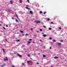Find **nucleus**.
<instances>
[{
  "label": "nucleus",
  "mask_w": 67,
  "mask_h": 67,
  "mask_svg": "<svg viewBox=\"0 0 67 67\" xmlns=\"http://www.w3.org/2000/svg\"><path fill=\"white\" fill-rule=\"evenodd\" d=\"M33 43H35V42H33Z\"/></svg>",
  "instance_id": "49530a36"
},
{
  "label": "nucleus",
  "mask_w": 67,
  "mask_h": 67,
  "mask_svg": "<svg viewBox=\"0 0 67 67\" xmlns=\"http://www.w3.org/2000/svg\"><path fill=\"white\" fill-rule=\"evenodd\" d=\"M17 55L18 56H19V57H22V55L19 54L17 53Z\"/></svg>",
  "instance_id": "f03ea898"
},
{
  "label": "nucleus",
  "mask_w": 67,
  "mask_h": 67,
  "mask_svg": "<svg viewBox=\"0 0 67 67\" xmlns=\"http://www.w3.org/2000/svg\"><path fill=\"white\" fill-rule=\"evenodd\" d=\"M46 13V12H44V13H43V14H45V13Z\"/></svg>",
  "instance_id": "f704fd0d"
},
{
  "label": "nucleus",
  "mask_w": 67,
  "mask_h": 67,
  "mask_svg": "<svg viewBox=\"0 0 67 67\" xmlns=\"http://www.w3.org/2000/svg\"><path fill=\"white\" fill-rule=\"evenodd\" d=\"M40 31H41V32H42V29H40Z\"/></svg>",
  "instance_id": "cd10ccee"
},
{
  "label": "nucleus",
  "mask_w": 67,
  "mask_h": 67,
  "mask_svg": "<svg viewBox=\"0 0 67 67\" xmlns=\"http://www.w3.org/2000/svg\"><path fill=\"white\" fill-rule=\"evenodd\" d=\"M58 45H59V46H61V43H59L58 44Z\"/></svg>",
  "instance_id": "0eeeda50"
},
{
  "label": "nucleus",
  "mask_w": 67,
  "mask_h": 67,
  "mask_svg": "<svg viewBox=\"0 0 67 67\" xmlns=\"http://www.w3.org/2000/svg\"><path fill=\"white\" fill-rule=\"evenodd\" d=\"M43 27H46V26H43Z\"/></svg>",
  "instance_id": "4c0bfd02"
},
{
  "label": "nucleus",
  "mask_w": 67,
  "mask_h": 67,
  "mask_svg": "<svg viewBox=\"0 0 67 67\" xmlns=\"http://www.w3.org/2000/svg\"><path fill=\"white\" fill-rule=\"evenodd\" d=\"M37 32H38V31H37Z\"/></svg>",
  "instance_id": "3c124183"
},
{
  "label": "nucleus",
  "mask_w": 67,
  "mask_h": 67,
  "mask_svg": "<svg viewBox=\"0 0 67 67\" xmlns=\"http://www.w3.org/2000/svg\"><path fill=\"white\" fill-rule=\"evenodd\" d=\"M49 30H52V28L50 27L49 28Z\"/></svg>",
  "instance_id": "f8f14e48"
},
{
  "label": "nucleus",
  "mask_w": 67,
  "mask_h": 67,
  "mask_svg": "<svg viewBox=\"0 0 67 67\" xmlns=\"http://www.w3.org/2000/svg\"><path fill=\"white\" fill-rule=\"evenodd\" d=\"M57 58L58 59V57H57V56H55L54 57V59H57Z\"/></svg>",
  "instance_id": "39448f33"
},
{
  "label": "nucleus",
  "mask_w": 67,
  "mask_h": 67,
  "mask_svg": "<svg viewBox=\"0 0 67 67\" xmlns=\"http://www.w3.org/2000/svg\"><path fill=\"white\" fill-rule=\"evenodd\" d=\"M26 7H29V5H27Z\"/></svg>",
  "instance_id": "e433bc0d"
},
{
  "label": "nucleus",
  "mask_w": 67,
  "mask_h": 67,
  "mask_svg": "<svg viewBox=\"0 0 67 67\" xmlns=\"http://www.w3.org/2000/svg\"><path fill=\"white\" fill-rule=\"evenodd\" d=\"M26 9H28V10H30V8H28L27 7H26Z\"/></svg>",
  "instance_id": "1a4fd4ad"
},
{
  "label": "nucleus",
  "mask_w": 67,
  "mask_h": 67,
  "mask_svg": "<svg viewBox=\"0 0 67 67\" xmlns=\"http://www.w3.org/2000/svg\"><path fill=\"white\" fill-rule=\"evenodd\" d=\"M53 67V66H52V65H51V67Z\"/></svg>",
  "instance_id": "09e8293b"
},
{
  "label": "nucleus",
  "mask_w": 67,
  "mask_h": 67,
  "mask_svg": "<svg viewBox=\"0 0 67 67\" xmlns=\"http://www.w3.org/2000/svg\"><path fill=\"white\" fill-rule=\"evenodd\" d=\"M34 55H36V53H35L34 54Z\"/></svg>",
  "instance_id": "79ce46f5"
},
{
  "label": "nucleus",
  "mask_w": 67,
  "mask_h": 67,
  "mask_svg": "<svg viewBox=\"0 0 67 67\" xmlns=\"http://www.w3.org/2000/svg\"><path fill=\"white\" fill-rule=\"evenodd\" d=\"M20 32H21V33H23V31L21 30L20 31Z\"/></svg>",
  "instance_id": "a211bd4d"
},
{
  "label": "nucleus",
  "mask_w": 67,
  "mask_h": 67,
  "mask_svg": "<svg viewBox=\"0 0 67 67\" xmlns=\"http://www.w3.org/2000/svg\"><path fill=\"white\" fill-rule=\"evenodd\" d=\"M43 58L46 57V55H43Z\"/></svg>",
  "instance_id": "9d476101"
},
{
  "label": "nucleus",
  "mask_w": 67,
  "mask_h": 67,
  "mask_svg": "<svg viewBox=\"0 0 67 67\" xmlns=\"http://www.w3.org/2000/svg\"><path fill=\"white\" fill-rule=\"evenodd\" d=\"M17 42H19L20 41V40H17L16 41Z\"/></svg>",
  "instance_id": "aec40b11"
},
{
  "label": "nucleus",
  "mask_w": 67,
  "mask_h": 67,
  "mask_svg": "<svg viewBox=\"0 0 67 67\" xmlns=\"http://www.w3.org/2000/svg\"><path fill=\"white\" fill-rule=\"evenodd\" d=\"M49 39L50 40H52V37H50L49 38Z\"/></svg>",
  "instance_id": "412c9836"
},
{
  "label": "nucleus",
  "mask_w": 67,
  "mask_h": 67,
  "mask_svg": "<svg viewBox=\"0 0 67 67\" xmlns=\"http://www.w3.org/2000/svg\"><path fill=\"white\" fill-rule=\"evenodd\" d=\"M0 26H1V24H0Z\"/></svg>",
  "instance_id": "8fccbe9b"
},
{
  "label": "nucleus",
  "mask_w": 67,
  "mask_h": 67,
  "mask_svg": "<svg viewBox=\"0 0 67 67\" xmlns=\"http://www.w3.org/2000/svg\"><path fill=\"white\" fill-rule=\"evenodd\" d=\"M49 49H52V48L51 47H50Z\"/></svg>",
  "instance_id": "72a5a7b5"
},
{
  "label": "nucleus",
  "mask_w": 67,
  "mask_h": 67,
  "mask_svg": "<svg viewBox=\"0 0 67 67\" xmlns=\"http://www.w3.org/2000/svg\"><path fill=\"white\" fill-rule=\"evenodd\" d=\"M40 13L41 14H42V11H40Z\"/></svg>",
  "instance_id": "5701e85b"
},
{
  "label": "nucleus",
  "mask_w": 67,
  "mask_h": 67,
  "mask_svg": "<svg viewBox=\"0 0 67 67\" xmlns=\"http://www.w3.org/2000/svg\"><path fill=\"white\" fill-rule=\"evenodd\" d=\"M29 41H32V39H29Z\"/></svg>",
  "instance_id": "2f4dec72"
},
{
  "label": "nucleus",
  "mask_w": 67,
  "mask_h": 67,
  "mask_svg": "<svg viewBox=\"0 0 67 67\" xmlns=\"http://www.w3.org/2000/svg\"><path fill=\"white\" fill-rule=\"evenodd\" d=\"M47 21H49V18L47 19Z\"/></svg>",
  "instance_id": "a878e982"
},
{
  "label": "nucleus",
  "mask_w": 67,
  "mask_h": 67,
  "mask_svg": "<svg viewBox=\"0 0 67 67\" xmlns=\"http://www.w3.org/2000/svg\"><path fill=\"white\" fill-rule=\"evenodd\" d=\"M5 65V64H3V65H2L1 66V67H4Z\"/></svg>",
  "instance_id": "423d86ee"
},
{
  "label": "nucleus",
  "mask_w": 67,
  "mask_h": 67,
  "mask_svg": "<svg viewBox=\"0 0 67 67\" xmlns=\"http://www.w3.org/2000/svg\"><path fill=\"white\" fill-rule=\"evenodd\" d=\"M51 24H52L53 23V22H51L50 23Z\"/></svg>",
  "instance_id": "b1692460"
},
{
  "label": "nucleus",
  "mask_w": 67,
  "mask_h": 67,
  "mask_svg": "<svg viewBox=\"0 0 67 67\" xmlns=\"http://www.w3.org/2000/svg\"><path fill=\"white\" fill-rule=\"evenodd\" d=\"M37 65H38V64H39V63H38L37 62Z\"/></svg>",
  "instance_id": "c9c22d12"
},
{
  "label": "nucleus",
  "mask_w": 67,
  "mask_h": 67,
  "mask_svg": "<svg viewBox=\"0 0 67 67\" xmlns=\"http://www.w3.org/2000/svg\"><path fill=\"white\" fill-rule=\"evenodd\" d=\"M15 14L16 15H17L15 13Z\"/></svg>",
  "instance_id": "de8ad7c7"
},
{
  "label": "nucleus",
  "mask_w": 67,
  "mask_h": 67,
  "mask_svg": "<svg viewBox=\"0 0 67 67\" xmlns=\"http://www.w3.org/2000/svg\"><path fill=\"white\" fill-rule=\"evenodd\" d=\"M22 35H23V36H24V34H22Z\"/></svg>",
  "instance_id": "a19ab883"
},
{
  "label": "nucleus",
  "mask_w": 67,
  "mask_h": 67,
  "mask_svg": "<svg viewBox=\"0 0 67 67\" xmlns=\"http://www.w3.org/2000/svg\"><path fill=\"white\" fill-rule=\"evenodd\" d=\"M46 36H47V35H46L45 34H44L43 35V37H46Z\"/></svg>",
  "instance_id": "6e6552de"
},
{
  "label": "nucleus",
  "mask_w": 67,
  "mask_h": 67,
  "mask_svg": "<svg viewBox=\"0 0 67 67\" xmlns=\"http://www.w3.org/2000/svg\"><path fill=\"white\" fill-rule=\"evenodd\" d=\"M23 65H24V64H23Z\"/></svg>",
  "instance_id": "864d4df0"
},
{
  "label": "nucleus",
  "mask_w": 67,
  "mask_h": 67,
  "mask_svg": "<svg viewBox=\"0 0 67 67\" xmlns=\"http://www.w3.org/2000/svg\"><path fill=\"white\" fill-rule=\"evenodd\" d=\"M6 27H8V25H6Z\"/></svg>",
  "instance_id": "ea45409f"
},
{
  "label": "nucleus",
  "mask_w": 67,
  "mask_h": 67,
  "mask_svg": "<svg viewBox=\"0 0 67 67\" xmlns=\"http://www.w3.org/2000/svg\"><path fill=\"white\" fill-rule=\"evenodd\" d=\"M40 42H41V43H43V41H42V40H40Z\"/></svg>",
  "instance_id": "ddd939ff"
},
{
  "label": "nucleus",
  "mask_w": 67,
  "mask_h": 67,
  "mask_svg": "<svg viewBox=\"0 0 67 67\" xmlns=\"http://www.w3.org/2000/svg\"><path fill=\"white\" fill-rule=\"evenodd\" d=\"M3 53L5 52V51H4V49H3Z\"/></svg>",
  "instance_id": "4468645a"
},
{
  "label": "nucleus",
  "mask_w": 67,
  "mask_h": 67,
  "mask_svg": "<svg viewBox=\"0 0 67 67\" xmlns=\"http://www.w3.org/2000/svg\"><path fill=\"white\" fill-rule=\"evenodd\" d=\"M28 43H29V44H30V43H31V41H28Z\"/></svg>",
  "instance_id": "6ab92c4d"
},
{
  "label": "nucleus",
  "mask_w": 67,
  "mask_h": 67,
  "mask_svg": "<svg viewBox=\"0 0 67 67\" xmlns=\"http://www.w3.org/2000/svg\"><path fill=\"white\" fill-rule=\"evenodd\" d=\"M26 35H28V34H26Z\"/></svg>",
  "instance_id": "c03bdc74"
},
{
  "label": "nucleus",
  "mask_w": 67,
  "mask_h": 67,
  "mask_svg": "<svg viewBox=\"0 0 67 67\" xmlns=\"http://www.w3.org/2000/svg\"><path fill=\"white\" fill-rule=\"evenodd\" d=\"M35 22H36V23L37 24V23H40L41 22L40 21H35Z\"/></svg>",
  "instance_id": "f257e3e1"
},
{
  "label": "nucleus",
  "mask_w": 67,
  "mask_h": 67,
  "mask_svg": "<svg viewBox=\"0 0 67 67\" xmlns=\"http://www.w3.org/2000/svg\"><path fill=\"white\" fill-rule=\"evenodd\" d=\"M27 55H28V57H30V55L29 54H28Z\"/></svg>",
  "instance_id": "c756f323"
},
{
  "label": "nucleus",
  "mask_w": 67,
  "mask_h": 67,
  "mask_svg": "<svg viewBox=\"0 0 67 67\" xmlns=\"http://www.w3.org/2000/svg\"><path fill=\"white\" fill-rule=\"evenodd\" d=\"M59 29H60V30H61V29H62V28H61V27H59Z\"/></svg>",
  "instance_id": "bb28decb"
},
{
  "label": "nucleus",
  "mask_w": 67,
  "mask_h": 67,
  "mask_svg": "<svg viewBox=\"0 0 67 67\" xmlns=\"http://www.w3.org/2000/svg\"><path fill=\"white\" fill-rule=\"evenodd\" d=\"M29 13H31V15H32V14H33V12H32V11H30L29 12Z\"/></svg>",
  "instance_id": "20e7f679"
},
{
  "label": "nucleus",
  "mask_w": 67,
  "mask_h": 67,
  "mask_svg": "<svg viewBox=\"0 0 67 67\" xmlns=\"http://www.w3.org/2000/svg\"><path fill=\"white\" fill-rule=\"evenodd\" d=\"M44 34V33H42V34Z\"/></svg>",
  "instance_id": "603ef678"
},
{
  "label": "nucleus",
  "mask_w": 67,
  "mask_h": 67,
  "mask_svg": "<svg viewBox=\"0 0 67 67\" xmlns=\"http://www.w3.org/2000/svg\"><path fill=\"white\" fill-rule=\"evenodd\" d=\"M16 21L17 22H18V20H17V19H16Z\"/></svg>",
  "instance_id": "c85d7f7f"
},
{
  "label": "nucleus",
  "mask_w": 67,
  "mask_h": 67,
  "mask_svg": "<svg viewBox=\"0 0 67 67\" xmlns=\"http://www.w3.org/2000/svg\"><path fill=\"white\" fill-rule=\"evenodd\" d=\"M38 54H40V53H38Z\"/></svg>",
  "instance_id": "5fc2aeb1"
},
{
  "label": "nucleus",
  "mask_w": 67,
  "mask_h": 67,
  "mask_svg": "<svg viewBox=\"0 0 67 67\" xmlns=\"http://www.w3.org/2000/svg\"><path fill=\"white\" fill-rule=\"evenodd\" d=\"M52 41H53V42H56V40H52Z\"/></svg>",
  "instance_id": "2eb2a0df"
},
{
  "label": "nucleus",
  "mask_w": 67,
  "mask_h": 67,
  "mask_svg": "<svg viewBox=\"0 0 67 67\" xmlns=\"http://www.w3.org/2000/svg\"><path fill=\"white\" fill-rule=\"evenodd\" d=\"M27 62L28 63V64H30V62L29 61H28Z\"/></svg>",
  "instance_id": "dca6fc26"
},
{
  "label": "nucleus",
  "mask_w": 67,
  "mask_h": 67,
  "mask_svg": "<svg viewBox=\"0 0 67 67\" xmlns=\"http://www.w3.org/2000/svg\"><path fill=\"white\" fill-rule=\"evenodd\" d=\"M20 3H22V0H20Z\"/></svg>",
  "instance_id": "393cba45"
},
{
  "label": "nucleus",
  "mask_w": 67,
  "mask_h": 67,
  "mask_svg": "<svg viewBox=\"0 0 67 67\" xmlns=\"http://www.w3.org/2000/svg\"><path fill=\"white\" fill-rule=\"evenodd\" d=\"M7 58H7V57H6L5 59H4V60L8 61V59Z\"/></svg>",
  "instance_id": "7ed1b4c3"
},
{
  "label": "nucleus",
  "mask_w": 67,
  "mask_h": 67,
  "mask_svg": "<svg viewBox=\"0 0 67 67\" xmlns=\"http://www.w3.org/2000/svg\"><path fill=\"white\" fill-rule=\"evenodd\" d=\"M12 67H15V66H14V65H13L12 66Z\"/></svg>",
  "instance_id": "58836bf2"
},
{
  "label": "nucleus",
  "mask_w": 67,
  "mask_h": 67,
  "mask_svg": "<svg viewBox=\"0 0 67 67\" xmlns=\"http://www.w3.org/2000/svg\"><path fill=\"white\" fill-rule=\"evenodd\" d=\"M10 3L11 4H12V3H13V2H12V1H10Z\"/></svg>",
  "instance_id": "9b49d317"
},
{
  "label": "nucleus",
  "mask_w": 67,
  "mask_h": 67,
  "mask_svg": "<svg viewBox=\"0 0 67 67\" xmlns=\"http://www.w3.org/2000/svg\"><path fill=\"white\" fill-rule=\"evenodd\" d=\"M12 19H13V17H12Z\"/></svg>",
  "instance_id": "a18cd8bd"
},
{
  "label": "nucleus",
  "mask_w": 67,
  "mask_h": 67,
  "mask_svg": "<svg viewBox=\"0 0 67 67\" xmlns=\"http://www.w3.org/2000/svg\"><path fill=\"white\" fill-rule=\"evenodd\" d=\"M33 28H31L30 29V30L31 31H33Z\"/></svg>",
  "instance_id": "f3484780"
},
{
  "label": "nucleus",
  "mask_w": 67,
  "mask_h": 67,
  "mask_svg": "<svg viewBox=\"0 0 67 67\" xmlns=\"http://www.w3.org/2000/svg\"><path fill=\"white\" fill-rule=\"evenodd\" d=\"M2 28L3 29H4V30H6L5 28H4V27H2Z\"/></svg>",
  "instance_id": "4be33fe9"
},
{
  "label": "nucleus",
  "mask_w": 67,
  "mask_h": 67,
  "mask_svg": "<svg viewBox=\"0 0 67 67\" xmlns=\"http://www.w3.org/2000/svg\"><path fill=\"white\" fill-rule=\"evenodd\" d=\"M27 2H29V0H27Z\"/></svg>",
  "instance_id": "37998d69"
},
{
  "label": "nucleus",
  "mask_w": 67,
  "mask_h": 67,
  "mask_svg": "<svg viewBox=\"0 0 67 67\" xmlns=\"http://www.w3.org/2000/svg\"><path fill=\"white\" fill-rule=\"evenodd\" d=\"M60 41L61 42H63V41L62 40H60Z\"/></svg>",
  "instance_id": "473e14b6"
},
{
  "label": "nucleus",
  "mask_w": 67,
  "mask_h": 67,
  "mask_svg": "<svg viewBox=\"0 0 67 67\" xmlns=\"http://www.w3.org/2000/svg\"><path fill=\"white\" fill-rule=\"evenodd\" d=\"M16 16L18 18V19H19V17H18V15H16Z\"/></svg>",
  "instance_id": "7c9ffc66"
}]
</instances>
